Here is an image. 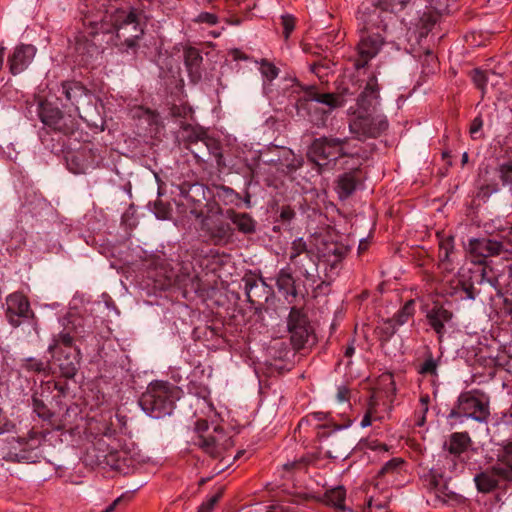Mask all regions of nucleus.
Returning a JSON list of instances; mask_svg holds the SVG:
<instances>
[{
  "label": "nucleus",
  "mask_w": 512,
  "mask_h": 512,
  "mask_svg": "<svg viewBox=\"0 0 512 512\" xmlns=\"http://www.w3.org/2000/svg\"><path fill=\"white\" fill-rule=\"evenodd\" d=\"M387 128L388 121L381 115H360L349 123V131L360 141L376 138Z\"/></svg>",
  "instance_id": "10"
},
{
  "label": "nucleus",
  "mask_w": 512,
  "mask_h": 512,
  "mask_svg": "<svg viewBox=\"0 0 512 512\" xmlns=\"http://www.w3.org/2000/svg\"><path fill=\"white\" fill-rule=\"evenodd\" d=\"M225 218L230 220L236 226V229L243 234H252L256 231V222L248 213L227 209Z\"/></svg>",
  "instance_id": "24"
},
{
  "label": "nucleus",
  "mask_w": 512,
  "mask_h": 512,
  "mask_svg": "<svg viewBox=\"0 0 512 512\" xmlns=\"http://www.w3.org/2000/svg\"><path fill=\"white\" fill-rule=\"evenodd\" d=\"M276 286L288 303H292L297 297L295 279L289 267L282 268L276 279Z\"/></svg>",
  "instance_id": "22"
},
{
  "label": "nucleus",
  "mask_w": 512,
  "mask_h": 512,
  "mask_svg": "<svg viewBox=\"0 0 512 512\" xmlns=\"http://www.w3.org/2000/svg\"><path fill=\"white\" fill-rule=\"evenodd\" d=\"M6 317L13 327L21 325V319H28L33 313L28 298L20 292H15L6 298Z\"/></svg>",
  "instance_id": "12"
},
{
  "label": "nucleus",
  "mask_w": 512,
  "mask_h": 512,
  "mask_svg": "<svg viewBox=\"0 0 512 512\" xmlns=\"http://www.w3.org/2000/svg\"><path fill=\"white\" fill-rule=\"evenodd\" d=\"M398 327L399 326L396 324L394 319H386L385 321H383L381 326H379V332L381 337L384 340L390 339L396 333Z\"/></svg>",
  "instance_id": "44"
},
{
  "label": "nucleus",
  "mask_w": 512,
  "mask_h": 512,
  "mask_svg": "<svg viewBox=\"0 0 512 512\" xmlns=\"http://www.w3.org/2000/svg\"><path fill=\"white\" fill-rule=\"evenodd\" d=\"M207 150V136L191 142L190 151L198 163H209Z\"/></svg>",
  "instance_id": "33"
},
{
  "label": "nucleus",
  "mask_w": 512,
  "mask_h": 512,
  "mask_svg": "<svg viewBox=\"0 0 512 512\" xmlns=\"http://www.w3.org/2000/svg\"><path fill=\"white\" fill-rule=\"evenodd\" d=\"M202 56L198 49L188 47L184 50L185 66L192 78L200 77V66L202 63Z\"/></svg>",
  "instance_id": "29"
},
{
  "label": "nucleus",
  "mask_w": 512,
  "mask_h": 512,
  "mask_svg": "<svg viewBox=\"0 0 512 512\" xmlns=\"http://www.w3.org/2000/svg\"><path fill=\"white\" fill-rule=\"evenodd\" d=\"M200 18L203 22H206L210 25H215L218 22L217 16L211 13H203L200 15Z\"/></svg>",
  "instance_id": "58"
},
{
  "label": "nucleus",
  "mask_w": 512,
  "mask_h": 512,
  "mask_svg": "<svg viewBox=\"0 0 512 512\" xmlns=\"http://www.w3.org/2000/svg\"><path fill=\"white\" fill-rule=\"evenodd\" d=\"M206 421H198L196 429L198 432H205L197 436L195 445L202 449L206 454L214 459H219V465L215 468L216 474L228 468L231 461L230 450L234 446V441L224 429L215 427L213 431H207Z\"/></svg>",
  "instance_id": "1"
},
{
  "label": "nucleus",
  "mask_w": 512,
  "mask_h": 512,
  "mask_svg": "<svg viewBox=\"0 0 512 512\" xmlns=\"http://www.w3.org/2000/svg\"><path fill=\"white\" fill-rule=\"evenodd\" d=\"M37 49L31 44H20L15 47L8 58L11 74L18 75L28 68L36 55Z\"/></svg>",
  "instance_id": "14"
},
{
  "label": "nucleus",
  "mask_w": 512,
  "mask_h": 512,
  "mask_svg": "<svg viewBox=\"0 0 512 512\" xmlns=\"http://www.w3.org/2000/svg\"><path fill=\"white\" fill-rule=\"evenodd\" d=\"M413 0H379L383 10L393 13L400 12L407 7Z\"/></svg>",
  "instance_id": "41"
},
{
  "label": "nucleus",
  "mask_w": 512,
  "mask_h": 512,
  "mask_svg": "<svg viewBox=\"0 0 512 512\" xmlns=\"http://www.w3.org/2000/svg\"><path fill=\"white\" fill-rule=\"evenodd\" d=\"M110 21L114 28L117 30V37L120 38V31L126 30L131 27L133 34L131 37L125 38L123 45L126 47V51L135 50L137 46V40L142 37L144 30L139 25L138 15L135 9L125 10L116 9L110 16Z\"/></svg>",
  "instance_id": "8"
},
{
  "label": "nucleus",
  "mask_w": 512,
  "mask_h": 512,
  "mask_svg": "<svg viewBox=\"0 0 512 512\" xmlns=\"http://www.w3.org/2000/svg\"><path fill=\"white\" fill-rule=\"evenodd\" d=\"M428 324L438 335V340L442 341L445 334V324L453 318V313L441 305H434L426 315Z\"/></svg>",
  "instance_id": "21"
},
{
  "label": "nucleus",
  "mask_w": 512,
  "mask_h": 512,
  "mask_svg": "<svg viewBox=\"0 0 512 512\" xmlns=\"http://www.w3.org/2000/svg\"><path fill=\"white\" fill-rule=\"evenodd\" d=\"M501 479H503L502 473L498 471V466L495 464L490 469L477 474L474 481L480 492L488 493L498 486Z\"/></svg>",
  "instance_id": "23"
},
{
  "label": "nucleus",
  "mask_w": 512,
  "mask_h": 512,
  "mask_svg": "<svg viewBox=\"0 0 512 512\" xmlns=\"http://www.w3.org/2000/svg\"><path fill=\"white\" fill-rule=\"evenodd\" d=\"M354 352H355V348L353 346V343H351L345 349V356L346 357H351L354 354Z\"/></svg>",
  "instance_id": "64"
},
{
  "label": "nucleus",
  "mask_w": 512,
  "mask_h": 512,
  "mask_svg": "<svg viewBox=\"0 0 512 512\" xmlns=\"http://www.w3.org/2000/svg\"><path fill=\"white\" fill-rule=\"evenodd\" d=\"M281 25L283 27V35L285 39H288L295 28L294 17L291 15H283L281 17Z\"/></svg>",
  "instance_id": "49"
},
{
  "label": "nucleus",
  "mask_w": 512,
  "mask_h": 512,
  "mask_svg": "<svg viewBox=\"0 0 512 512\" xmlns=\"http://www.w3.org/2000/svg\"><path fill=\"white\" fill-rule=\"evenodd\" d=\"M496 173L503 186H512V161L501 163L496 168Z\"/></svg>",
  "instance_id": "40"
},
{
  "label": "nucleus",
  "mask_w": 512,
  "mask_h": 512,
  "mask_svg": "<svg viewBox=\"0 0 512 512\" xmlns=\"http://www.w3.org/2000/svg\"><path fill=\"white\" fill-rule=\"evenodd\" d=\"M294 216H295V212L291 207H289V206L282 207L281 212H280V218L283 221H290L294 218Z\"/></svg>",
  "instance_id": "55"
},
{
  "label": "nucleus",
  "mask_w": 512,
  "mask_h": 512,
  "mask_svg": "<svg viewBox=\"0 0 512 512\" xmlns=\"http://www.w3.org/2000/svg\"><path fill=\"white\" fill-rule=\"evenodd\" d=\"M217 196L223 199L226 204L234 203L239 199V195L233 189L226 186L217 188Z\"/></svg>",
  "instance_id": "47"
},
{
  "label": "nucleus",
  "mask_w": 512,
  "mask_h": 512,
  "mask_svg": "<svg viewBox=\"0 0 512 512\" xmlns=\"http://www.w3.org/2000/svg\"><path fill=\"white\" fill-rule=\"evenodd\" d=\"M383 43L384 39L378 33L362 35L356 47L354 67L357 70L364 68L379 53Z\"/></svg>",
  "instance_id": "11"
},
{
  "label": "nucleus",
  "mask_w": 512,
  "mask_h": 512,
  "mask_svg": "<svg viewBox=\"0 0 512 512\" xmlns=\"http://www.w3.org/2000/svg\"><path fill=\"white\" fill-rule=\"evenodd\" d=\"M76 51L85 57V61L98 52V47L93 43L80 42L76 44Z\"/></svg>",
  "instance_id": "46"
},
{
  "label": "nucleus",
  "mask_w": 512,
  "mask_h": 512,
  "mask_svg": "<svg viewBox=\"0 0 512 512\" xmlns=\"http://www.w3.org/2000/svg\"><path fill=\"white\" fill-rule=\"evenodd\" d=\"M61 349H78L74 346V339L70 335V332L61 331L60 333L53 336L51 343L48 346V352L55 354Z\"/></svg>",
  "instance_id": "32"
},
{
  "label": "nucleus",
  "mask_w": 512,
  "mask_h": 512,
  "mask_svg": "<svg viewBox=\"0 0 512 512\" xmlns=\"http://www.w3.org/2000/svg\"><path fill=\"white\" fill-rule=\"evenodd\" d=\"M355 174L356 171H352L339 176L337 181V192L341 199L348 198L356 190L358 179Z\"/></svg>",
  "instance_id": "30"
},
{
  "label": "nucleus",
  "mask_w": 512,
  "mask_h": 512,
  "mask_svg": "<svg viewBox=\"0 0 512 512\" xmlns=\"http://www.w3.org/2000/svg\"><path fill=\"white\" fill-rule=\"evenodd\" d=\"M503 249L501 242L488 238H473L469 240L468 244L470 254L481 258L500 255Z\"/></svg>",
  "instance_id": "20"
},
{
  "label": "nucleus",
  "mask_w": 512,
  "mask_h": 512,
  "mask_svg": "<svg viewBox=\"0 0 512 512\" xmlns=\"http://www.w3.org/2000/svg\"><path fill=\"white\" fill-rule=\"evenodd\" d=\"M404 464V460L402 458L396 457L387 461L382 468L379 470L378 475L381 477H385L388 475L394 476L400 472Z\"/></svg>",
  "instance_id": "37"
},
{
  "label": "nucleus",
  "mask_w": 512,
  "mask_h": 512,
  "mask_svg": "<svg viewBox=\"0 0 512 512\" xmlns=\"http://www.w3.org/2000/svg\"><path fill=\"white\" fill-rule=\"evenodd\" d=\"M223 210L217 204L209 209V214L201 217V230L206 233L215 245H225L232 241L234 229L223 219Z\"/></svg>",
  "instance_id": "5"
},
{
  "label": "nucleus",
  "mask_w": 512,
  "mask_h": 512,
  "mask_svg": "<svg viewBox=\"0 0 512 512\" xmlns=\"http://www.w3.org/2000/svg\"><path fill=\"white\" fill-rule=\"evenodd\" d=\"M223 494V489H219L216 494L211 496L206 502H203L197 512H212L214 505L218 502Z\"/></svg>",
  "instance_id": "48"
},
{
  "label": "nucleus",
  "mask_w": 512,
  "mask_h": 512,
  "mask_svg": "<svg viewBox=\"0 0 512 512\" xmlns=\"http://www.w3.org/2000/svg\"><path fill=\"white\" fill-rule=\"evenodd\" d=\"M326 501L337 508H342L346 498V492L343 487H336L326 492Z\"/></svg>",
  "instance_id": "38"
},
{
  "label": "nucleus",
  "mask_w": 512,
  "mask_h": 512,
  "mask_svg": "<svg viewBox=\"0 0 512 512\" xmlns=\"http://www.w3.org/2000/svg\"><path fill=\"white\" fill-rule=\"evenodd\" d=\"M45 439V434L31 430L27 437L13 438L7 459L15 462L35 463L39 456V448Z\"/></svg>",
  "instance_id": "6"
},
{
  "label": "nucleus",
  "mask_w": 512,
  "mask_h": 512,
  "mask_svg": "<svg viewBox=\"0 0 512 512\" xmlns=\"http://www.w3.org/2000/svg\"><path fill=\"white\" fill-rule=\"evenodd\" d=\"M379 99V85L375 75L368 78L364 90L359 95L357 101L358 105L364 110H368L374 106Z\"/></svg>",
  "instance_id": "25"
},
{
  "label": "nucleus",
  "mask_w": 512,
  "mask_h": 512,
  "mask_svg": "<svg viewBox=\"0 0 512 512\" xmlns=\"http://www.w3.org/2000/svg\"><path fill=\"white\" fill-rule=\"evenodd\" d=\"M38 114L43 124L54 130L60 131L64 134L72 133L74 130L73 122L71 121V124L67 125L64 121L61 110L53 106L51 103L42 102L39 106Z\"/></svg>",
  "instance_id": "13"
},
{
  "label": "nucleus",
  "mask_w": 512,
  "mask_h": 512,
  "mask_svg": "<svg viewBox=\"0 0 512 512\" xmlns=\"http://www.w3.org/2000/svg\"><path fill=\"white\" fill-rule=\"evenodd\" d=\"M471 439L466 432L453 433L446 443L447 450L454 455H460L469 446Z\"/></svg>",
  "instance_id": "31"
},
{
  "label": "nucleus",
  "mask_w": 512,
  "mask_h": 512,
  "mask_svg": "<svg viewBox=\"0 0 512 512\" xmlns=\"http://www.w3.org/2000/svg\"><path fill=\"white\" fill-rule=\"evenodd\" d=\"M483 126V120L480 116L475 117L470 125V134L472 138L476 139L475 136L482 128Z\"/></svg>",
  "instance_id": "54"
},
{
  "label": "nucleus",
  "mask_w": 512,
  "mask_h": 512,
  "mask_svg": "<svg viewBox=\"0 0 512 512\" xmlns=\"http://www.w3.org/2000/svg\"><path fill=\"white\" fill-rule=\"evenodd\" d=\"M122 497H118L111 504H109L102 512H114L116 506L121 502Z\"/></svg>",
  "instance_id": "62"
},
{
  "label": "nucleus",
  "mask_w": 512,
  "mask_h": 512,
  "mask_svg": "<svg viewBox=\"0 0 512 512\" xmlns=\"http://www.w3.org/2000/svg\"><path fill=\"white\" fill-rule=\"evenodd\" d=\"M367 512H388V509H387V506L385 503L376 501L371 498L368 501V511Z\"/></svg>",
  "instance_id": "53"
},
{
  "label": "nucleus",
  "mask_w": 512,
  "mask_h": 512,
  "mask_svg": "<svg viewBox=\"0 0 512 512\" xmlns=\"http://www.w3.org/2000/svg\"><path fill=\"white\" fill-rule=\"evenodd\" d=\"M287 327L295 350L304 348L310 340H314L308 317L300 308H291L287 319Z\"/></svg>",
  "instance_id": "7"
},
{
  "label": "nucleus",
  "mask_w": 512,
  "mask_h": 512,
  "mask_svg": "<svg viewBox=\"0 0 512 512\" xmlns=\"http://www.w3.org/2000/svg\"><path fill=\"white\" fill-rule=\"evenodd\" d=\"M498 471L503 480H512V442L505 445L497 455Z\"/></svg>",
  "instance_id": "28"
},
{
  "label": "nucleus",
  "mask_w": 512,
  "mask_h": 512,
  "mask_svg": "<svg viewBox=\"0 0 512 512\" xmlns=\"http://www.w3.org/2000/svg\"><path fill=\"white\" fill-rule=\"evenodd\" d=\"M261 74L269 81L277 78L279 69L267 60H262L260 65Z\"/></svg>",
  "instance_id": "45"
},
{
  "label": "nucleus",
  "mask_w": 512,
  "mask_h": 512,
  "mask_svg": "<svg viewBox=\"0 0 512 512\" xmlns=\"http://www.w3.org/2000/svg\"><path fill=\"white\" fill-rule=\"evenodd\" d=\"M325 417H326V415L322 412H314L307 416V420L308 421H313V420L322 421V420H324Z\"/></svg>",
  "instance_id": "60"
},
{
  "label": "nucleus",
  "mask_w": 512,
  "mask_h": 512,
  "mask_svg": "<svg viewBox=\"0 0 512 512\" xmlns=\"http://www.w3.org/2000/svg\"><path fill=\"white\" fill-rule=\"evenodd\" d=\"M415 312L414 309V301H407L404 306L394 315L392 319L396 322L398 326H402L408 322V320L413 317Z\"/></svg>",
  "instance_id": "36"
},
{
  "label": "nucleus",
  "mask_w": 512,
  "mask_h": 512,
  "mask_svg": "<svg viewBox=\"0 0 512 512\" xmlns=\"http://www.w3.org/2000/svg\"><path fill=\"white\" fill-rule=\"evenodd\" d=\"M374 412H375V406H374V404L370 403L368 410L366 411V413L364 414V416L360 422L361 427H363V428L368 427L372 424L373 420L378 419L374 415Z\"/></svg>",
  "instance_id": "52"
},
{
  "label": "nucleus",
  "mask_w": 512,
  "mask_h": 512,
  "mask_svg": "<svg viewBox=\"0 0 512 512\" xmlns=\"http://www.w3.org/2000/svg\"><path fill=\"white\" fill-rule=\"evenodd\" d=\"M243 281L247 299L251 304L260 305L264 301H267L269 286L262 278L250 274L245 275Z\"/></svg>",
  "instance_id": "17"
},
{
  "label": "nucleus",
  "mask_w": 512,
  "mask_h": 512,
  "mask_svg": "<svg viewBox=\"0 0 512 512\" xmlns=\"http://www.w3.org/2000/svg\"><path fill=\"white\" fill-rule=\"evenodd\" d=\"M464 292L467 299L474 300L476 298L475 289L472 285L466 286Z\"/></svg>",
  "instance_id": "61"
},
{
  "label": "nucleus",
  "mask_w": 512,
  "mask_h": 512,
  "mask_svg": "<svg viewBox=\"0 0 512 512\" xmlns=\"http://www.w3.org/2000/svg\"><path fill=\"white\" fill-rule=\"evenodd\" d=\"M285 470H293L295 468L305 467V461L303 458L293 462H287L283 465Z\"/></svg>",
  "instance_id": "56"
},
{
  "label": "nucleus",
  "mask_w": 512,
  "mask_h": 512,
  "mask_svg": "<svg viewBox=\"0 0 512 512\" xmlns=\"http://www.w3.org/2000/svg\"><path fill=\"white\" fill-rule=\"evenodd\" d=\"M62 93L65 95L67 101L75 106L78 112V104L90 96L88 90L79 82H63Z\"/></svg>",
  "instance_id": "26"
},
{
  "label": "nucleus",
  "mask_w": 512,
  "mask_h": 512,
  "mask_svg": "<svg viewBox=\"0 0 512 512\" xmlns=\"http://www.w3.org/2000/svg\"><path fill=\"white\" fill-rule=\"evenodd\" d=\"M361 448H367L374 451H388V446L384 443L379 442L376 439H367L360 442Z\"/></svg>",
  "instance_id": "50"
},
{
  "label": "nucleus",
  "mask_w": 512,
  "mask_h": 512,
  "mask_svg": "<svg viewBox=\"0 0 512 512\" xmlns=\"http://www.w3.org/2000/svg\"><path fill=\"white\" fill-rule=\"evenodd\" d=\"M21 367L27 372L46 373L49 370V362L29 357L22 360Z\"/></svg>",
  "instance_id": "35"
},
{
  "label": "nucleus",
  "mask_w": 512,
  "mask_h": 512,
  "mask_svg": "<svg viewBox=\"0 0 512 512\" xmlns=\"http://www.w3.org/2000/svg\"><path fill=\"white\" fill-rule=\"evenodd\" d=\"M488 78H489V75L486 72H483L478 69L473 71V76H472L473 82L475 83V85L478 88H480L482 90L484 89L486 82L488 81Z\"/></svg>",
  "instance_id": "51"
},
{
  "label": "nucleus",
  "mask_w": 512,
  "mask_h": 512,
  "mask_svg": "<svg viewBox=\"0 0 512 512\" xmlns=\"http://www.w3.org/2000/svg\"><path fill=\"white\" fill-rule=\"evenodd\" d=\"M348 143V137L322 136L316 138L308 148L307 157L319 166L326 165L329 161L350 156V153L345 149Z\"/></svg>",
  "instance_id": "3"
},
{
  "label": "nucleus",
  "mask_w": 512,
  "mask_h": 512,
  "mask_svg": "<svg viewBox=\"0 0 512 512\" xmlns=\"http://www.w3.org/2000/svg\"><path fill=\"white\" fill-rule=\"evenodd\" d=\"M58 364L60 373L67 379H72L77 374L80 366L81 353L79 349H61L52 354Z\"/></svg>",
  "instance_id": "15"
},
{
  "label": "nucleus",
  "mask_w": 512,
  "mask_h": 512,
  "mask_svg": "<svg viewBox=\"0 0 512 512\" xmlns=\"http://www.w3.org/2000/svg\"><path fill=\"white\" fill-rule=\"evenodd\" d=\"M305 95L304 100L305 101H315L318 103L325 104L329 106L331 109L342 107L347 99L345 98L346 95H352L353 93H350L348 89H343L340 93H318L316 88L314 86H308L304 89Z\"/></svg>",
  "instance_id": "18"
},
{
  "label": "nucleus",
  "mask_w": 512,
  "mask_h": 512,
  "mask_svg": "<svg viewBox=\"0 0 512 512\" xmlns=\"http://www.w3.org/2000/svg\"><path fill=\"white\" fill-rule=\"evenodd\" d=\"M420 401H421L422 406H423V414H425L428 411L429 397L428 396H423V397H421Z\"/></svg>",
  "instance_id": "63"
},
{
  "label": "nucleus",
  "mask_w": 512,
  "mask_h": 512,
  "mask_svg": "<svg viewBox=\"0 0 512 512\" xmlns=\"http://www.w3.org/2000/svg\"><path fill=\"white\" fill-rule=\"evenodd\" d=\"M180 398V389L168 382L155 381L140 398L142 409L152 418L170 415L175 402Z\"/></svg>",
  "instance_id": "2"
},
{
  "label": "nucleus",
  "mask_w": 512,
  "mask_h": 512,
  "mask_svg": "<svg viewBox=\"0 0 512 512\" xmlns=\"http://www.w3.org/2000/svg\"><path fill=\"white\" fill-rule=\"evenodd\" d=\"M32 403H33V410L43 420H50L53 416V413L50 411V409L46 406V404L39 399L36 394L32 397Z\"/></svg>",
  "instance_id": "42"
},
{
  "label": "nucleus",
  "mask_w": 512,
  "mask_h": 512,
  "mask_svg": "<svg viewBox=\"0 0 512 512\" xmlns=\"http://www.w3.org/2000/svg\"><path fill=\"white\" fill-rule=\"evenodd\" d=\"M289 259L299 268L307 284L314 286L317 283V265L307 253V244L303 238L292 242Z\"/></svg>",
  "instance_id": "9"
},
{
  "label": "nucleus",
  "mask_w": 512,
  "mask_h": 512,
  "mask_svg": "<svg viewBox=\"0 0 512 512\" xmlns=\"http://www.w3.org/2000/svg\"><path fill=\"white\" fill-rule=\"evenodd\" d=\"M438 366V361L433 357L432 352L428 350L426 353V358L419 367L418 372L422 375L437 376Z\"/></svg>",
  "instance_id": "39"
},
{
  "label": "nucleus",
  "mask_w": 512,
  "mask_h": 512,
  "mask_svg": "<svg viewBox=\"0 0 512 512\" xmlns=\"http://www.w3.org/2000/svg\"><path fill=\"white\" fill-rule=\"evenodd\" d=\"M453 248H454V245H453L452 237H447L440 241L438 257L442 264L449 262V256H450L451 252L453 251Z\"/></svg>",
  "instance_id": "43"
},
{
  "label": "nucleus",
  "mask_w": 512,
  "mask_h": 512,
  "mask_svg": "<svg viewBox=\"0 0 512 512\" xmlns=\"http://www.w3.org/2000/svg\"><path fill=\"white\" fill-rule=\"evenodd\" d=\"M126 452L125 451H117L115 453V459L117 462H120V461H123L124 464L126 465H130V463H127L128 459L126 457ZM116 468L120 469L121 468V464L120 463H117L116 464Z\"/></svg>",
  "instance_id": "59"
},
{
  "label": "nucleus",
  "mask_w": 512,
  "mask_h": 512,
  "mask_svg": "<svg viewBox=\"0 0 512 512\" xmlns=\"http://www.w3.org/2000/svg\"><path fill=\"white\" fill-rule=\"evenodd\" d=\"M207 152H209V162L215 161L218 167L224 165L222 147L218 140L207 137Z\"/></svg>",
  "instance_id": "34"
},
{
  "label": "nucleus",
  "mask_w": 512,
  "mask_h": 512,
  "mask_svg": "<svg viewBox=\"0 0 512 512\" xmlns=\"http://www.w3.org/2000/svg\"><path fill=\"white\" fill-rule=\"evenodd\" d=\"M323 257L330 263L332 267H335L338 263L346 257L349 252L348 246L340 242L325 243L323 249Z\"/></svg>",
  "instance_id": "27"
},
{
  "label": "nucleus",
  "mask_w": 512,
  "mask_h": 512,
  "mask_svg": "<svg viewBox=\"0 0 512 512\" xmlns=\"http://www.w3.org/2000/svg\"><path fill=\"white\" fill-rule=\"evenodd\" d=\"M489 398L479 390L461 393L457 405L449 414L450 418L467 417L478 422H486L489 418Z\"/></svg>",
  "instance_id": "4"
},
{
  "label": "nucleus",
  "mask_w": 512,
  "mask_h": 512,
  "mask_svg": "<svg viewBox=\"0 0 512 512\" xmlns=\"http://www.w3.org/2000/svg\"><path fill=\"white\" fill-rule=\"evenodd\" d=\"M181 194L185 200V205L191 206L190 213L196 218H201L204 215L203 204L206 199V187L199 183L188 185V187L181 188Z\"/></svg>",
  "instance_id": "16"
},
{
  "label": "nucleus",
  "mask_w": 512,
  "mask_h": 512,
  "mask_svg": "<svg viewBox=\"0 0 512 512\" xmlns=\"http://www.w3.org/2000/svg\"><path fill=\"white\" fill-rule=\"evenodd\" d=\"M426 486L430 493L442 503L456 499V493L448 487L445 478L434 470H431L427 476Z\"/></svg>",
  "instance_id": "19"
},
{
  "label": "nucleus",
  "mask_w": 512,
  "mask_h": 512,
  "mask_svg": "<svg viewBox=\"0 0 512 512\" xmlns=\"http://www.w3.org/2000/svg\"><path fill=\"white\" fill-rule=\"evenodd\" d=\"M337 399L339 402H345V401H348L349 399V390L344 387V386H341L338 388V391H337Z\"/></svg>",
  "instance_id": "57"
}]
</instances>
